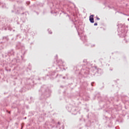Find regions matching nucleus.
I'll return each instance as SVG.
<instances>
[{
	"mask_svg": "<svg viewBox=\"0 0 129 129\" xmlns=\"http://www.w3.org/2000/svg\"><path fill=\"white\" fill-rule=\"evenodd\" d=\"M94 17V15H91L89 17V20L91 23H94V18L93 17Z\"/></svg>",
	"mask_w": 129,
	"mask_h": 129,
	"instance_id": "f257e3e1",
	"label": "nucleus"
},
{
	"mask_svg": "<svg viewBox=\"0 0 129 129\" xmlns=\"http://www.w3.org/2000/svg\"><path fill=\"white\" fill-rule=\"evenodd\" d=\"M94 26H97V23H94Z\"/></svg>",
	"mask_w": 129,
	"mask_h": 129,
	"instance_id": "f03ea898",
	"label": "nucleus"
},
{
	"mask_svg": "<svg viewBox=\"0 0 129 129\" xmlns=\"http://www.w3.org/2000/svg\"><path fill=\"white\" fill-rule=\"evenodd\" d=\"M98 20H99V18H98Z\"/></svg>",
	"mask_w": 129,
	"mask_h": 129,
	"instance_id": "7ed1b4c3",
	"label": "nucleus"
}]
</instances>
